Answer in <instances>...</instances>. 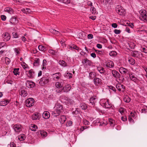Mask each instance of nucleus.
<instances>
[{"mask_svg":"<svg viewBox=\"0 0 147 147\" xmlns=\"http://www.w3.org/2000/svg\"><path fill=\"white\" fill-rule=\"evenodd\" d=\"M62 106L59 103L56 105L54 108V111L52 112V114L54 115V116L56 117L60 115L61 113V110H62Z\"/></svg>","mask_w":147,"mask_h":147,"instance_id":"nucleus-1","label":"nucleus"},{"mask_svg":"<svg viewBox=\"0 0 147 147\" xmlns=\"http://www.w3.org/2000/svg\"><path fill=\"white\" fill-rule=\"evenodd\" d=\"M50 81L49 76L46 75L43 76L40 80L39 83L40 86H43L47 84Z\"/></svg>","mask_w":147,"mask_h":147,"instance_id":"nucleus-2","label":"nucleus"},{"mask_svg":"<svg viewBox=\"0 0 147 147\" xmlns=\"http://www.w3.org/2000/svg\"><path fill=\"white\" fill-rule=\"evenodd\" d=\"M140 19L144 22L147 21V12L145 10H141L140 11Z\"/></svg>","mask_w":147,"mask_h":147,"instance_id":"nucleus-3","label":"nucleus"},{"mask_svg":"<svg viewBox=\"0 0 147 147\" xmlns=\"http://www.w3.org/2000/svg\"><path fill=\"white\" fill-rule=\"evenodd\" d=\"M100 104L102 106L106 108L111 107V104L109 103V100L107 99H103L100 100Z\"/></svg>","mask_w":147,"mask_h":147,"instance_id":"nucleus-4","label":"nucleus"},{"mask_svg":"<svg viewBox=\"0 0 147 147\" xmlns=\"http://www.w3.org/2000/svg\"><path fill=\"white\" fill-rule=\"evenodd\" d=\"M116 12L120 15H123L125 13V10L120 5H118L116 7Z\"/></svg>","mask_w":147,"mask_h":147,"instance_id":"nucleus-5","label":"nucleus"},{"mask_svg":"<svg viewBox=\"0 0 147 147\" xmlns=\"http://www.w3.org/2000/svg\"><path fill=\"white\" fill-rule=\"evenodd\" d=\"M34 100L32 98H29L26 100V105L27 107H30L34 105Z\"/></svg>","mask_w":147,"mask_h":147,"instance_id":"nucleus-6","label":"nucleus"},{"mask_svg":"<svg viewBox=\"0 0 147 147\" xmlns=\"http://www.w3.org/2000/svg\"><path fill=\"white\" fill-rule=\"evenodd\" d=\"M71 88V86L69 85H65L61 90H59L57 92H60L63 90L64 92H67L69 91Z\"/></svg>","mask_w":147,"mask_h":147,"instance_id":"nucleus-7","label":"nucleus"},{"mask_svg":"<svg viewBox=\"0 0 147 147\" xmlns=\"http://www.w3.org/2000/svg\"><path fill=\"white\" fill-rule=\"evenodd\" d=\"M129 77L130 79L134 82L136 83L138 81V79L135 76V74L132 72L129 73Z\"/></svg>","mask_w":147,"mask_h":147,"instance_id":"nucleus-8","label":"nucleus"},{"mask_svg":"<svg viewBox=\"0 0 147 147\" xmlns=\"http://www.w3.org/2000/svg\"><path fill=\"white\" fill-rule=\"evenodd\" d=\"M26 85L29 88H33L34 87L35 85L33 82L27 80L26 82Z\"/></svg>","mask_w":147,"mask_h":147,"instance_id":"nucleus-9","label":"nucleus"},{"mask_svg":"<svg viewBox=\"0 0 147 147\" xmlns=\"http://www.w3.org/2000/svg\"><path fill=\"white\" fill-rule=\"evenodd\" d=\"M105 63L106 66L107 67L113 68L114 67V64L113 62L111 61L108 60H106V61Z\"/></svg>","mask_w":147,"mask_h":147,"instance_id":"nucleus-10","label":"nucleus"},{"mask_svg":"<svg viewBox=\"0 0 147 147\" xmlns=\"http://www.w3.org/2000/svg\"><path fill=\"white\" fill-rule=\"evenodd\" d=\"M93 82L96 86H98L102 84V80L100 79L95 77L93 79Z\"/></svg>","mask_w":147,"mask_h":147,"instance_id":"nucleus-11","label":"nucleus"},{"mask_svg":"<svg viewBox=\"0 0 147 147\" xmlns=\"http://www.w3.org/2000/svg\"><path fill=\"white\" fill-rule=\"evenodd\" d=\"M112 74L114 77L116 79L119 78L120 77V75L119 73L115 70H112Z\"/></svg>","mask_w":147,"mask_h":147,"instance_id":"nucleus-12","label":"nucleus"},{"mask_svg":"<svg viewBox=\"0 0 147 147\" xmlns=\"http://www.w3.org/2000/svg\"><path fill=\"white\" fill-rule=\"evenodd\" d=\"M13 129L16 132H19L22 130L21 126L19 124L14 125L13 126Z\"/></svg>","mask_w":147,"mask_h":147,"instance_id":"nucleus-13","label":"nucleus"},{"mask_svg":"<svg viewBox=\"0 0 147 147\" xmlns=\"http://www.w3.org/2000/svg\"><path fill=\"white\" fill-rule=\"evenodd\" d=\"M119 71L121 74H125L126 73L129 74V70L128 69L123 68V67H121L119 69Z\"/></svg>","mask_w":147,"mask_h":147,"instance_id":"nucleus-14","label":"nucleus"},{"mask_svg":"<svg viewBox=\"0 0 147 147\" xmlns=\"http://www.w3.org/2000/svg\"><path fill=\"white\" fill-rule=\"evenodd\" d=\"M61 74L60 73H57L53 74V78L54 80L55 81L58 80L61 78Z\"/></svg>","mask_w":147,"mask_h":147,"instance_id":"nucleus-15","label":"nucleus"},{"mask_svg":"<svg viewBox=\"0 0 147 147\" xmlns=\"http://www.w3.org/2000/svg\"><path fill=\"white\" fill-rule=\"evenodd\" d=\"M3 38L4 41H8L10 38V36L9 34L7 33H5L3 35Z\"/></svg>","mask_w":147,"mask_h":147,"instance_id":"nucleus-16","label":"nucleus"},{"mask_svg":"<svg viewBox=\"0 0 147 147\" xmlns=\"http://www.w3.org/2000/svg\"><path fill=\"white\" fill-rule=\"evenodd\" d=\"M10 100L4 99L0 101V106H4L7 105L10 102Z\"/></svg>","mask_w":147,"mask_h":147,"instance_id":"nucleus-17","label":"nucleus"},{"mask_svg":"<svg viewBox=\"0 0 147 147\" xmlns=\"http://www.w3.org/2000/svg\"><path fill=\"white\" fill-rule=\"evenodd\" d=\"M32 119L33 120H39L40 118V116L39 113H34L32 116Z\"/></svg>","mask_w":147,"mask_h":147,"instance_id":"nucleus-18","label":"nucleus"},{"mask_svg":"<svg viewBox=\"0 0 147 147\" xmlns=\"http://www.w3.org/2000/svg\"><path fill=\"white\" fill-rule=\"evenodd\" d=\"M140 53L137 51H133L132 52L131 54L132 56L138 58L140 55Z\"/></svg>","mask_w":147,"mask_h":147,"instance_id":"nucleus-19","label":"nucleus"},{"mask_svg":"<svg viewBox=\"0 0 147 147\" xmlns=\"http://www.w3.org/2000/svg\"><path fill=\"white\" fill-rule=\"evenodd\" d=\"M38 135L40 134L42 137H45L47 136V133L44 131L40 130L37 132Z\"/></svg>","mask_w":147,"mask_h":147,"instance_id":"nucleus-20","label":"nucleus"},{"mask_svg":"<svg viewBox=\"0 0 147 147\" xmlns=\"http://www.w3.org/2000/svg\"><path fill=\"white\" fill-rule=\"evenodd\" d=\"M42 116L45 119H47L50 117V114L49 112L45 111L43 113Z\"/></svg>","mask_w":147,"mask_h":147,"instance_id":"nucleus-21","label":"nucleus"},{"mask_svg":"<svg viewBox=\"0 0 147 147\" xmlns=\"http://www.w3.org/2000/svg\"><path fill=\"white\" fill-rule=\"evenodd\" d=\"M63 86V83L61 82H56L55 83V86L57 88H62Z\"/></svg>","mask_w":147,"mask_h":147,"instance_id":"nucleus-22","label":"nucleus"},{"mask_svg":"<svg viewBox=\"0 0 147 147\" xmlns=\"http://www.w3.org/2000/svg\"><path fill=\"white\" fill-rule=\"evenodd\" d=\"M117 89L119 91H121V89L124 90L125 89V86L122 84H118L116 85Z\"/></svg>","mask_w":147,"mask_h":147,"instance_id":"nucleus-23","label":"nucleus"},{"mask_svg":"<svg viewBox=\"0 0 147 147\" xmlns=\"http://www.w3.org/2000/svg\"><path fill=\"white\" fill-rule=\"evenodd\" d=\"M66 119V117L64 115H63L61 116L59 119V121H60L61 123L63 124L65 121Z\"/></svg>","mask_w":147,"mask_h":147,"instance_id":"nucleus-24","label":"nucleus"},{"mask_svg":"<svg viewBox=\"0 0 147 147\" xmlns=\"http://www.w3.org/2000/svg\"><path fill=\"white\" fill-rule=\"evenodd\" d=\"M50 31L52 33L54 34L55 35L58 36H59L60 34V32H59L53 29H50Z\"/></svg>","mask_w":147,"mask_h":147,"instance_id":"nucleus-25","label":"nucleus"},{"mask_svg":"<svg viewBox=\"0 0 147 147\" xmlns=\"http://www.w3.org/2000/svg\"><path fill=\"white\" fill-rule=\"evenodd\" d=\"M20 95L21 96L25 97L28 95V93L25 90H22L20 92Z\"/></svg>","mask_w":147,"mask_h":147,"instance_id":"nucleus-26","label":"nucleus"},{"mask_svg":"<svg viewBox=\"0 0 147 147\" xmlns=\"http://www.w3.org/2000/svg\"><path fill=\"white\" fill-rule=\"evenodd\" d=\"M83 63H85L86 65H91L92 62L91 61L88 60L87 58L85 59L82 61Z\"/></svg>","mask_w":147,"mask_h":147,"instance_id":"nucleus-27","label":"nucleus"},{"mask_svg":"<svg viewBox=\"0 0 147 147\" xmlns=\"http://www.w3.org/2000/svg\"><path fill=\"white\" fill-rule=\"evenodd\" d=\"M59 65L63 67H66L67 66V63L63 60H60L59 62Z\"/></svg>","mask_w":147,"mask_h":147,"instance_id":"nucleus-28","label":"nucleus"},{"mask_svg":"<svg viewBox=\"0 0 147 147\" xmlns=\"http://www.w3.org/2000/svg\"><path fill=\"white\" fill-rule=\"evenodd\" d=\"M4 11H5L7 12L10 14H12L13 13L12 9L9 7H6L4 9Z\"/></svg>","mask_w":147,"mask_h":147,"instance_id":"nucleus-29","label":"nucleus"},{"mask_svg":"<svg viewBox=\"0 0 147 147\" xmlns=\"http://www.w3.org/2000/svg\"><path fill=\"white\" fill-rule=\"evenodd\" d=\"M34 73L33 70L32 69H31L29 71L28 75L30 78H33L34 76Z\"/></svg>","mask_w":147,"mask_h":147,"instance_id":"nucleus-30","label":"nucleus"},{"mask_svg":"<svg viewBox=\"0 0 147 147\" xmlns=\"http://www.w3.org/2000/svg\"><path fill=\"white\" fill-rule=\"evenodd\" d=\"M38 48L40 51H45L46 50V47L42 45H39L38 46Z\"/></svg>","mask_w":147,"mask_h":147,"instance_id":"nucleus-31","label":"nucleus"},{"mask_svg":"<svg viewBox=\"0 0 147 147\" xmlns=\"http://www.w3.org/2000/svg\"><path fill=\"white\" fill-rule=\"evenodd\" d=\"M97 69L101 74L104 73L105 71L104 68L102 67H98Z\"/></svg>","mask_w":147,"mask_h":147,"instance_id":"nucleus-32","label":"nucleus"},{"mask_svg":"<svg viewBox=\"0 0 147 147\" xmlns=\"http://www.w3.org/2000/svg\"><path fill=\"white\" fill-rule=\"evenodd\" d=\"M89 77L90 79H92L93 78H94L96 76V74L94 72H92L89 73Z\"/></svg>","mask_w":147,"mask_h":147,"instance_id":"nucleus-33","label":"nucleus"},{"mask_svg":"<svg viewBox=\"0 0 147 147\" xmlns=\"http://www.w3.org/2000/svg\"><path fill=\"white\" fill-rule=\"evenodd\" d=\"M40 59L39 58H37L35 59L33 63L34 66H38L39 65Z\"/></svg>","mask_w":147,"mask_h":147,"instance_id":"nucleus-34","label":"nucleus"},{"mask_svg":"<svg viewBox=\"0 0 147 147\" xmlns=\"http://www.w3.org/2000/svg\"><path fill=\"white\" fill-rule=\"evenodd\" d=\"M47 61L45 59L43 60L42 63V70L44 71L46 68V65L47 64Z\"/></svg>","mask_w":147,"mask_h":147,"instance_id":"nucleus-35","label":"nucleus"},{"mask_svg":"<svg viewBox=\"0 0 147 147\" xmlns=\"http://www.w3.org/2000/svg\"><path fill=\"white\" fill-rule=\"evenodd\" d=\"M96 99L95 96H94L92 97L90 99V103H92V105L94 104L95 103V100Z\"/></svg>","mask_w":147,"mask_h":147,"instance_id":"nucleus-36","label":"nucleus"},{"mask_svg":"<svg viewBox=\"0 0 147 147\" xmlns=\"http://www.w3.org/2000/svg\"><path fill=\"white\" fill-rule=\"evenodd\" d=\"M123 100L125 102L129 103L131 99L128 96H126L124 98Z\"/></svg>","mask_w":147,"mask_h":147,"instance_id":"nucleus-37","label":"nucleus"},{"mask_svg":"<svg viewBox=\"0 0 147 147\" xmlns=\"http://www.w3.org/2000/svg\"><path fill=\"white\" fill-rule=\"evenodd\" d=\"M128 61L129 63L131 65H133L135 63L134 59L131 58H129Z\"/></svg>","mask_w":147,"mask_h":147,"instance_id":"nucleus-38","label":"nucleus"},{"mask_svg":"<svg viewBox=\"0 0 147 147\" xmlns=\"http://www.w3.org/2000/svg\"><path fill=\"white\" fill-rule=\"evenodd\" d=\"M109 122L110 123V124L111 126H114L115 123V121L113 119H109Z\"/></svg>","mask_w":147,"mask_h":147,"instance_id":"nucleus-39","label":"nucleus"},{"mask_svg":"<svg viewBox=\"0 0 147 147\" xmlns=\"http://www.w3.org/2000/svg\"><path fill=\"white\" fill-rule=\"evenodd\" d=\"M12 35L13 37L14 38H18L20 37V35L16 32H13Z\"/></svg>","mask_w":147,"mask_h":147,"instance_id":"nucleus-40","label":"nucleus"},{"mask_svg":"<svg viewBox=\"0 0 147 147\" xmlns=\"http://www.w3.org/2000/svg\"><path fill=\"white\" fill-rule=\"evenodd\" d=\"M22 11L24 13L27 14L28 13H29L30 12V9L28 8H26L25 9H21Z\"/></svg>","mask_w":147,"mask_h":147,"instance_id":"nucleus-41","label":"nucleus"},{"mask_svg":"<svg viewBox=\"0 0 147 147\" xmlns=\"http://www.w3.org/2000/svg\"><path fill=\"white\" fill-rule=\"evenodd\" d=\"M140 50L142 52L147 53V47H141Z\"/></svg>","mask_w":147,"mask_h":147,"instance_id":"nucleus-42","label":"nucleus"},{"mask_svg":"<svg viewBox=\"0 0 147 147\" xmlns=\"http://www.w3.org/2000/svg\"><path fill=\"white\" fill-rule=\"evenodd\" d=\"M57 1H60L65 4H68L70 3V0H57Z\"/></svg>","mask_w":147,"mask_h":147,"instance_id":"nucleus-43","label":"nucleus"},{"mask_svg":"<svg viewBox=\"0 0 147 147\" xmlns=\"http://www.w3.org/2000/svg\"><path fill=\"white\" fill-rule=\"evenodd\" d=\"M37 128V126L35 125H34L31 126L30 127V129L33 131H36V129Z\"/></svg>","mask_w":147,"mask_h":147,"instance_id":"nucleus-44","label":"nucleus"},{"mask_svg":"<svg viewBox=\"0 0 147 147\" xmlns=\"http://www.w3.org/2000/svg\"><path fill=\"white\" fill-rule=\"evenodd\" d=\"M90 11L92 13L94 14H95L96 13V9L94 7H92L90 8Z\"/></svg>","mask_w":147,"mask_h":147,"instance_id":"nucleus-45","label":"nucleus"},{"mask_svg":"<svg viewBox=\"0 0 147 147\" xmlns=\"http://www.w3.org/2000/svg\"><path fill=\"white\" fill-rule=\"evenodd\" d=\"M66 76L67 78L69 79H71L72 77V74L71 73H67Z\"/></svg>","mask_w":147,"mask_h":147,"instance_id":"nucleus-46","label":"nucleus"},{"mask_svg":"<svg viewBox=\"0 0 147 147\" xmlns=\"http://www.w3.org/2000/svg\"><path fill=\"white\" fill-rule=\"evenodd\" d=\"M49 51L50 53L53 55H55L57 52L56 51L53 50H49Z\"/></svg>","mask_w":147,"mask_h":147,"instance_id":"nucleus-47","label":"nucleus"},{"mask_svg":"<svg viewBox=\"0 0 147 147\" xmlns=\"http://www.w3.org/2000/svg\"><path fill=\"white\" fill-rule=\"evenodd\" d=\"M116 52L114 51H111L109 53V55L110 56H115L116 55Z\"/></svg>","mask_w":147,"mask_h":147,"instance_id":"nucleus-48","label":"nucleus"},{"mask_svg":"<svg viewBox=\"0 0 147 147\" xmlns=\"http://www.w3.org/2000/svg\"><path fill=\"white\" fill-rule=\"evenodd\" d=\"M125 110L124 108H120L119 109V111L122 114L125 111Z\"/></svg>","mask_w":147,"mask_h":147,"instance_id":"nucleus-49","label":"nucleus"},{"mask_svg":"<svg viewBox=\"0 0 147 147\" xmlns=\"http://www.w3.org/2000/svg\"><path fill=\"white\" fill-rule=\"evenodd\" d=\"M70 47L75 49L77 50L78 51V50L79 49V47L76 45H73L72 46H71Z\"/></svg>","mask_w":147,"mask_h":147,"instance_id":"nucleus-50","label":"nucleus"},{"mask_svg":"<svg viewBox=\"0 0 147 147\" xmlns=\"http://www.w3.org/2000/svg\"><path fill=\"white\" fill-rule=\"evenodd\" d=\"M19 68H18V69H14L13 71V73L14 74L17 76V74H18V71L19 70Z\"/></svg>","mask_w":147,"mask_h":147,"instance_id":"nucleus-51","label":"nucleus"},{"mask_svg":"<svg viewBox=\"0 0 147 147\" xmlns=\"http://www.w3.org/2000/svg\"><path fill=\"white\" fill-rule=\"evenodd\" d=\"M25 138V136L24 135H22L21 136H19V139L20 141H23V140H24Z\"/></svg>","mask_w":147,"mask_h":147,"instance_id":"nucleus-52","label":"nucleus"},{"mask_svg":"<svg viewBox=\"0 0 147 147\" xmlns=\"http://www.w3.org/2000/svg\"><path fill=\"white\" fill-rule=\"evenodd\" d=\"M93 123L95 124V125H98V123H100V120L99 119H97L95 121H93Z\"/></svg>","mask_w":147,"mask_h":147,"instance_id":"nucleus-53","label":"nucleus"},{"mask_svg":"<svg viewBox=\"0 0 147 147\" xmlns=\"http://www.w3.org/2000/svg\"><path fill=\"white\" fill-rule=\"evenodd\" d=\"M19 49L18 48H15L14 49V50L16 55L19 53Z\"/></svg>","mask_w":147,"mask_h":147,"instance_id":"nucleus-54","label":"nucleus"},{"mask_svg":"<svg viewBox=\"0 0 147 147\" xmlns=\"http://www.w3.org/2000/svg\"><path fill=\"white\" fill-rule=\"evenodd\" d=\"M114 33L116 34H119L121 32V31L120 30H118L117 29H115L114 30Z\"/></svg>","mask_w":147,"mask_h":147,"instance_id":"nucleus-55","label":"nucleus"},{"mask_svg":"<svg viewBox=\"0 0 147 147\" xmlns=\"http://www.w3.org/2000/svg\"><path fill=\"white\" fill-rule=\"evenodd\" d=\"M6 43L5 42H0V48L5 46Z\"/></svg>","mask_w":147,"mask_h":147,"instance_id":"nucleus-56","label":"nucleus"},{"mask_svg":"<svg viewBox=\"0 0 147 147\" xmlns=\"http://www.w3.org/2000/svg\"><path fill=\"white\" fill-rule=\"evenodd\" d=\"M121 120L123 121H125L127 120V118L125 116H122L121 118Z\"/></svg>","mask_w":147,"mask_h":147,"instance_id":"nucleus-57","label":"nucleus"},{"mask_svg":"<svg viewBox=\"0 0 147 147\" xmlns=\"http://www.w3.org/2000/svg\"><path fill=\"white\" fill-rule=\"evenodd\" d=\"M125 31L129 33H131V31L130 30V29L128 27H126V28L125 30Z\"/></svg>","mask_w":147,"mask_h":147,"instance_id":"nucleus-58","label":"nucleus"},{"mask_svg":"<svg viewBox=\"0 0 147 147\" xmlns=\"http://www.w3.org/2000/svg\"><path fill=\"white\" fill-rule=\"evenodd\" d=\"M72 123V122L71 121H67V124L66 125L67 126H70L71 125Z\"/></svg>","mask_w":147,"mask_h":147,"instance_id":"nucleus-59","label":"nucleus"},{"mask_svg":"<svg viewBox=\"0 0 147 147\" xmlns=\"http://www.w3.org/2000/svg\"><path fill=\"white\" fill-rule=\"evenodd\" d=\"M147 111V110L144 108H143L141 109V112L142 113H146Z\"/></svg>","mask_w":147,"mask_h":147,"instance_id":"nucleus-60","label":"nucleus"},{"mask_svg":"<svg viewBox=\"0 0 147 147\" xmlns=\"http://www.w3.org/2000/svg\"><path fill=\"white\" fill-rule=\"evenodd\" d=\"M109 89L112 90L114 92H115L116 90L115 88L114 87L111 86H109Z\"/></svg>","mask_w":147,"mask_h":147,"instance_id":"nucleus-61","label":"nucleus"},{"mask_svg":"<svg viewBox=\"0 0 147 147\" xmlns=\"http://www.w3.org/2000/svg\"><path fill=\"white\" fill-rule=\"evenodd\" d=\"M1 20L3 21H5L6 20V16L5 15H1Z\"/></svg>","mask_w":147,"mask_h":147,"instance_id":"nucleus-62","label":"nucleus"},{"mask_svg":"<svg viewBox=\"0 0 147 147\" xmlns=\"http://www.w3.org/2000/svg\"><path fill=\"white\" fill-rule=\"evenodd\" d=\"M130 115L131 116L133 117L134 118H136V115L135 113H133L132 112H131Z\"/></svg>","mask_w":147,"mask_h":147,"instance_id":"nucleus-63","label":"nucleus"},{"mask_svg":"<svg viewBox=\"0 0 147 147\" xmlns=\"http://www.w3.org/2000/svg\"><path fill=\"white\" fill-rule=\"evenodd\" d=\"M10 146L11 147H16V144L13 142L10 143Z\"/></svg>","mask_w":147,"mask_h":147,"instance_id":"nucleus-64","label":"nucleus"}]
</instances>
